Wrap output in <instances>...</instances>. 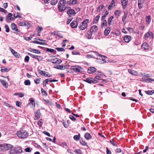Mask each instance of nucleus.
<instances>
[{"label":"nucleus","instance_id":"nucleus-46","mask_svg":"<svg viewBox=\"0 0 154 154\" xmlns=\"http://www.w3.org/2000/svg\"><path fill=\"white\" fill-rule=\"evenodd\" d=\"M55 49L58 51H65V49L63 48H56Z\"/></svg>","mask_w":154,"mask_h":154},{"label":"nucleus","instance_id":"nucleus-16","mask_svg":"<svg viewBox=\"0 0 154 154\" xmlns=\"http://www.w3.org/2000/svg\"><path fill=\"white\" fill-rule=\"evenodd\" d=\"M30 102L28 103V105H30L32 107H34L35 106V103L34 100V99L31 98L30 99Z\"/></svg>","mask_w":154,"mask_h":154},{"label":"nucleus","instance_id":"nucleus-33","mask_svg":"<svg viewBox=\"0 0 154 154\" xmlns=\"http://www.w3.org/2000/svg\"><path fill=\"white\" fill-rule=\"evenodd\" d=\"M39 73L43 76H46L47 75V73H48V72L45 71L40 70H39Z\"/></svg>","mask_w":154,"mask_h":154},{"label":"nucleus","instance_id":"nucleus-3","mask_svg":"<svg viewBox=\"0 0 154 154\" xmlns=\"http://www.w3.org/2000/svg\"><path fill=\"white\" fill-rule=\"evenodd\" d=\"M89 22V21L88 19H86L84 20L82 22V25L79 27L80 29L83 30L85 29L87 27L88 23Z\"/></svg>","mask_w":154,"mask_h":154},{"label":"nucleus","instance_id":"nucleus-18","mask_svg":"<svg viewBox=\"0 0 154 154\" xmlns=\"http://www.w3.org/2000/svg\"><path fill=\"white\" fill-rule=\"evenodd\" d=\"M54 68L60 69H64L65 68V66L63 65H55L54 66Z\"/></svg>","mask_w":154,"mask_h":154},{"label":"nucleus","instance_id":"nucleus-41","mask_svg":"<svg viewBox=\"0 0 154 154\" xmlns=\"http://www.w3.org/2000/svg\"><path fill=\"white\" fill-rule=\"evenodd\" d=\"M32 150V149L29 147L26 148L25 149V151L26 152H31Z\"/></svg>","mask_w":154,"mask_h":154},{"label":"nucleus","instance_id":"nucleus-6","mask_svg":"<svg viewBox=\"0 0 154 154\" xmlns=\"http://www.w3.org/2000/svg\"><path fill=\"white\" fill-rule=\"evenodd\" d=\"M144 38L147 40L148 38L152 39L153 38V34L152 32H148L146 33L144 35Z\"/></svg>","mask_w":154,"mask_h":154},{"label":"nucleus","instance_id":"nucleus-38","mask_svg":"<svg viewBox=\"0 0 154 154\" xmlns=\"http://www.w3.org/2000/svg\"><path fill=\"white\" fill-rule=\"evenodd\" d=\"M51 82V79H46L45 80V82L44 83L45 84V85H46L47 84H48V82Z\"/></svg>","mask_w":154,"mask_h":154},{"label":"nucleus","instance_id":"nucleus-14","mask_svg":"<svg viewBox=\"0 0 154 154\" xmlns=\"http://www.w3.org/2000/svg\"><path fill=\"white\" fill-rule=\"evenodd\" d=\"M96 71V69L93 67H90L88 70V72L89 74L94 73Z\"/></svg>","mask_w":154,"mask_h":154},{"label":"nucleus","instance_id":"nucleus-59","mask_svg":"<svg viewBox=\"0 0 154 154\" xmlns=\"http://www.w3.org/2000/svg\"><path fill=\"white\" fill-rule=\"evenodd\" d=\"M138 3V7L139 9H141L143 7L142 3Z\"/></svg>","mask_w":154,"mask_h":154},{"label":"nucleus","instance_id":"nucleus-60","mask_svg":"<svg viewBox=\"0 0 154 154\" xmlns=\"http://www.w3.org/2000/svg\"><path fill=\"white\" fill-rule=\"evenodd\" d=\"M81 150L79 149H77V150H75V151H74V152H75L76 153H77V154H81Z\"/></svg>","mask_w":154,"mask_h":154},{"label":"nucleus","instance_id":"nucleus-35","mask_svg":"<svg viewBox=\"0 0 154 154\" xmlns=\"http://www.w3.org/2000/svg\"><path fill=\"white\" fill-rule=\"evenodd\" d=\"M4 145L5 144H0V151H2L5 150Z\"/></svg>","mask_w":154,"mask_h":154},{"label":"nucleus","instance_id":"nucleus-7","mask_svg":"<svg viewBox=\"0 0 154 154\" xmlns=\"http://www.w3.org/2000/svg\"><path fill=\"white\" fill-rule=\"evenodd\" d=\"M78 2L77 0H70L67 1L66 4L70 5H75L78 3Z\"/></svg>","mask_w":154,"mask_h":154},{"label":"nucleus","instance_id":"nucleus-44","mask_svg":"<svg viewBox=\"0 0 154 154\" xmlns=\"http://www.w3.org/2000/svg\"><path fill=\"white\" fill-rule=\"evenodd\" d=\"M28 54L29 55H30L32 57L35 59H37L38 60V56L35 55L33 54H31L29 53H28Z\"/></svg>","mask_w":154,"mask_h":154},{"label":"nucleus","instance_id":"nucleus-29","mask_svg":"<svg viewBox=\"0 0 154 154\" xmlns=\"http://www.w3.org/2000/svg\"><path fill=\"white\" fill-rule=\"evenodd\" d=\"M93 33L90 31H88L87 32V34L86 35L88 39H90L91 38Z\"/></svg>","mask_w":154,"mask_h":154},{"label":"nucleus","instance_id":"nucleus-25","mask_svg":"<svg viewBox=\"0 0 154 154\" xmlns=\"http://www.w3.org/2000/svg\"><path fill=\"white\" fill-rule=\"evenodd\" d=\"M100 18V16L99 15H97V16H96L94 19L93 21V23H97L98 22V21L99 20Z\"/></svg>","mask_w":154,"mask_h":154},{"label":"nucleus","instance_id":"nucleus-21","mask_svg":"<svg viewBox=\"0 0 154 154\" xmlns=\"http://www.w3.org/2000/svg\"><path fill=\"white\" fill-rule=\"evenodd\" d=\"M131 40V37L129 36H126L124 37L123 40L126 42H129Z\"/></svg>","mask_w":154,"mask_h":154},{"label":"nucleus","instance_id":"nucleus-8","mask_svg":"<svg viewBox=\"0 0 154 154\" xmlns=\"http://www.w3.org/2000/svg\"><path fill=\"white\" fill-rule=\"evenodd\" d=\"M98 28L97 26L96 25H94L91 26V28L90 30L94 34L96 33L97 30Z\"/></svg>","mask_w":154,"mask_h":154},{"label":"nucleus","instance_id":"nucleus-37","mask_svg":"<svg viewBox=\"0 0 154 154\" xmlns=\"http://www.w3.org/2000/svg\"><path fill=\"white\" fill-rule=\"evenodd\" d=\"M41 93L43 95L45 96H47V94L46 92L44 89L42 88L41 89Z\"/></svg>","mask_w":154,"mask_h":154},{"label":"nucleus","instance_id":"nucleus-5","mask_svg":"<svg viewBox=\"0 0 154 154\" xmlns=\"http://www.w3.org/2000/svg\"><path fill=\"white\" fill-rule=\"evenodd\" d=\"M96 52V54L98 56L100 57L101 58H102V59L100 58H97V60H98L97 62L99 63H106V61L105 60V59H103V57H106L105 56L103 55L100 54L97 52Z\"/></svg>","mask_w":154,"mask_h":154},{"label":"nucleus","instance_id":"nucleus-47","mask_svg":"<svg viewBox=\"0 0 154 154\" xmlns=\"http://www.w3.org/2000/svg\"><path fill=\"white\" fill-rule=\"evenodd\" d=\"M24 84L26 85H30L31 82L29 80H27L25 81Z\"/></svg>","mask_w":154,"mask_h":154},{"label":"nucleus","instance_id":"nucleus-17","mask_svg":"<svg viewBox=\"0 0 154 154\" xmlns=\"http://www.w3.org/2000/svg\"><path fill=\"white\" fill-rule=\"evenodd\" d=\"M71 69L73 70L74 72H80V70L76 66H72L71 67Z\"/></svg>","mask_w":154,"mask_h":154},{"label":"nucleus","instance_id":"nucleus-22","mask_svg":"<svg viewBox=\"0 0 154 154\" xmlns=\"http://www.w3.org/2000/svg\"><path fill=\"white\" fill-rule=\"evenodd\" d=\"M113 6H115V1L114 0H112V1L111 3L110 4L108 7V10H110L111 9V8Z\"/></svg>","mask_w":154,"mask_h":154},{"label":"nucleus","instance_id":"nucleus-12","mask_svg":"<svg viewBox=\"0 0 154 154\" xmlns=\"http://www.w3.org/2000/svg\"><path fill=\"white\" fill-rule=\"evenodd\" d=\"M121 1L122 8L123 9H125L127 6L128 0H121Z\"/></svg>","mask_w":154,"mask_h":154},{"label":"nucleus","instance_id":"nucleus-27","mask_svg":"<svg viewBox=\"0 0 154 154\" xmlns=\"http://www.w3.org/2000/svg\"><path fill=\"white\" fill-rule=\"evenodd\" d=\"M15 152L16 153H20L22 152V148L20 147H18L16 149H15Z\"/></svg>","mask_w":154,"mask_h":154},{"label":"nucleus","instance_id":"nucleus-53","mask_svg":"<svg viewBox=\"0 0 154 154\" xmlns=\"http://www.w3.org/2000/svg\"><path fill=\"white\" fill-rule=\"evenodd\" d=\"M62 62V61L61 60L59 59H56L55 63H56L60 64Z\"/></svg>","mask_w":154,"mask_h":154},{"label":"nucleus","instance_id":"nucleus-19","mask_svg":"<svg viewBox=\"0 0 154 154\" xmlns=\"http://www.w3.org/2000/svg\"><path fill=\"white\" fill-rule=\"evenodd\" d=\"M70 25L72 28H76L78 26V23L76 21H73L71 23Z\"/></svg>","mask_w":154,"mask_h":154},{"label":"nucleus","instance_id":"nucleus-11","mask_svg":"<svg viewBox=\"0 0 154 154\" xmlns=\"http://www.w3.org/2000/svg\"><path fill=\"white\" fill-rule=\"evenodd\" d=\"M12 14L11 13H9L8 14V16H7L6 18V21L8 22H11L12 20L13 19L12 17Z\"/></svg>","mask_w":154,"mask_h":154},{"label":"nucleus","instance_id":"nucleus-56","mask_svg":"<svg viewBox=\"0 0 154 154\" xmlns=\"http://www.w3.org/2000/svg\"><path fill=\"white\" fill-rule=\"evenodd\" d=\"M29 56H26L24 60L25 62H28L29 61Z\"/></svg>","mask_w":154,"mask_h":154},{"label":"nucleus","instance_id":"nucleus-24","mask_svg":"<svg viewBox=\"0 0 154 154\" xmlns=\"http://www.w3.org/2000/svg\"><path fill=\"white\" fill-rule=\"evenodd\" d=\"M0 82L2 84L3 86L5 88H7L8 86V83L5 81L0 79Z\"/></svg>","mask_w":154,"mask_h":154},{"label":"nucleus","instance_id":"nucleus-15","mask_svg":"<svg viewBox=\"0 0 154 154\" xmlns=\"http://www.w3.org/2000/svg\"><path fill=\"white\" fill-rule=\"evenodd\" d=\"M142 48L144 50H148L149 48L148 44L146 42L143 43L141 46Z\"/></svg>","mask_w":154,"mask_h":154},{"label":"nucleus","instance_id":"nucleus-1","mask_svg":"<svg viewBox=\"0 0 154 154\" xmlns=\"http://www.w3.org/2000/svg\"><path fill=\"white\" fill-rule=\"evenodd\" d=\"M17 135L18 137L21 138H25L27 137L29 133L27 131L24 130H21L18 131Z\"/></svg>","mask_w":154,"mask_h":154},{"label":"nucleus","instance_id":"nucleus-55","mask_svg":"<svg viewBox=\"0 0 154 154\" xmlns=\"http://www.w3.org/2000/svg\"><path fill=\"white\" fill-rule=\"evenodd\" d=\"M5 28L6 29V32H9V29L8 25H5Z\"/></svg>","mask_w":154,"mask_h":154},{"label":"nucleus","instance_id":"nucleus-62","mask_svg":"<svg viewBox=\"0 0 154 154\" xmlns=\"http://www.w3.org/2000/svg\"><path fill=\"white\" fill-rule=\"evenodd\" d=\"M127 29L130 32H134V30L132 28L128 27L127 28Z\"/></svg>","mask_w":154,"mask_h":154},{"label":"nucleus","instance_id":"nucleus-48","mask_svg":"<svg viewBox=\"0 0 154 154\" xmlns=\"http://www.w3.org/2000/svg\"><path fill=\"white\" fill-rule=\"evenodd\" d=\"M72 54L73 55H80V53L78 51H73L72 52Z\"/></svg>","mask_w":154,"mask_h":154},{"label":"nucleus","instance_id":"nucleus-28","mask_svg":"<svg viewBox=\"0 0 154 154\" xmlns=\"http://www.w3.org/2000/svg\"><path fill=\"white\" fill-rule=\"evenodd\" d=\"M128 12H124V15L122 17V21L124 22L125 21L126 19L127 18L128 14Z\"/></svg>","mask_w":154,"mask_h":154},{"label":"nucleus","instance_id":"nucleus-4","mask_svg":"<svg viewBox=\"0 0 154 154\" xmlns=\"http://www.w3.org/2000/svg\"><path fill=\"white\" fill-rule=\"evenodd\" d=\"M68 10L67 11V13L69 17L74 16L76 14L75 11L71 9L70 7H67Z\"/></svg>","mask_w":154,"mask_h":154},{"label":"nucleus","instance_id":"nucleus-26","mask_svg":"<svg viewBox=\"0 0 154 154\" xmlns=\"http://www.w3.org/2000/svg\"><path fill=\"white\" fill-rule=\"evenodd\" d=\"M110 28L107 27L105 29L104 31V34L105 35H107L110 32Z\"/></svg>","mask_w":154,"mask_h":154},{"label":"nucleus","instance_id":"nucleus-31","mask_svg":"<svg viewBox=\"0 0 154 154\" xmlns=\"http://www.w3.org/2000/svg\"><path fill=\"white\" fill-rule=\"evenodd\" d=\"M104 8V6L103 5H100L97 8V11L99 12H100Z\"/></svg>","mask_w":154,"mask_h":154},{"label":"nucleus","instance_id":"nucleus-9","mask_svg":"<svg viewBox=\"0 0 154 154\" xmlns=\"http://www.w3.org/2000/svg\"><path fill=\"white\" fill-rule=\"evenodd\" d=\"M141 81L146 82H154V79L152 78H147L144 77L141 79Z\"/></svg>","mask_w":154,"mask_h":154},{"label":"nucleus","instance_id":"nucleus-43","mask_svg":"<svg viewBox=\"0 0 154 154\" xmlns=\"http://www.w3.org/2000/svg\"><path fill=\"white\" fill-rule=\"evenodd\" d=\"M45 40H43L39 39V44L44 45L45 44Z\"/></svg>","mask_w":154,"mask_h":154},{"label":"nucleus","instance_id":"nucleus-54","mask_svg":"<svg viewBox=\"0 0 154 154\" xmlns=\"http://www.w3.org/2000/svg\"><path fill=\"white\" fill-rule=\"evenodd\" d=\"M46 50L47 51L50 53H53L54 51V50L53 49L48 48H47Z\"/></svg>","mask_w":154,"mask_h":154},{"label":"nucleus","instance_id":"nucleus-42","mask_svg":"<svg viewBox=\"0 0 154 154\" xmlns=\"http://www.w3.org/2000/svg\"><path fill=\"white\" fill-rule=\"evenodd\" d=\"M146 93L148 95H152L154 93V91H145Z\"/></svg>","mask_w":154,"mask_h":154},{"label":"nucleus","instance_id":"nucleus-34","mask_svg":"<svg viewBox=\"0 0 154 154\" xmlns=\"http://www.w3.org/2000/svg\"><path fill=\"white\" fill-rule=\"evenodd\" d=\"M80 135L79 134L78 135H75L74 136L73 138L75 140L78 141L80 139Z\"/></svg>","mask_w":154,"mask_h":154},{"label":"nucleus","instance_id":"nucleus-2","mask_svg":"<svg viewBox=\"0 0 154 154\" xmlns=\"http://www.w3.org/2000/svg\"><path fill=\"white\" fill-rule=\"evenodd\" d=\"M66 4L65 0H60L59 2L58 5V8L59 11L60 12H62L65 11L67 7H65Z\"/></svg>","mask_w":154,"mask_h":154},{"label":"nucleus","instance_id":"nucleus-51","mask_svg":"<svg viewBox=\"0 0 154 154\" xmlns=\"http://www.w3.org/2000/svg\"><path fill=\"white\" fill-rule=\"evenodd\" d=\"M80 143H81L83 146H87V143L85 141H84L83 140H80Z\"/></svg>","mask_w":154,"mask_h":154},{"label":"nucleus","instance_id":"nucleus-40","mask_svg":"<svg viewBox=\"0 0 154 154\" xmlns=\"http://www.w3.org/2000/svg\"><path fill=\"white\" fill-rule=\"evenodd\" d=\"M35 117L34 119L35 120H38V112H35Z\"/></svg>","mask_w":154,"mask_h":154},{"label":"nucleus","instance_id":"nucleus-57","mask_svg":"<svg viewBox=\"0 0 154 154\" xmlns=\"http://www.w3.org/2000/svg\"><path fill=\"white\" fill-rule=\"evenodd\" d=\"M106 152L107 154H111V152L110 151L108 147H106Z\"/></svg>","mask_w":154,"mask_h":154},{"label":"nucleus","instance_id":"nucleus-45","mask_svg":"<svg viewBox=\"0 0 154 154\" xmlns=\"http://www.w3.org/2000/svg\"><path fill=\"white\" fill-rule=\"evenodd\" d=\"M121 13V12L118 10H116L114 12L115 15H117L118 16H120Z\"/></svg>","mask_w":154,"mask_h":154},{"label":"nucleus","instance_id":"nucleus-13","mask_svg":"<svg viewBox=\"0 0 154 154\" xmlns=\"http://www.w3.org/2000/svg\"><path fill=\"white\" fill-rule=\"evenodd\" d=\"M92 78H87L86 79L83 80V81L89 83H95L97 82V81L96 80L93 81L92 80Z\"/></svg>","mask_w":154,"mask_h":154},{"label":"nucleus","instance_id":"nucleus-63","mask_svg":"<svg viewBox=\"0 0 154 154\" xmlns=\"http://www.w3.org/2000/svg\"><path fill=\"white\" fill-rule=\"evenodd\" d=\"M147 22H149L151 21V18L150 16H149L147 17V19L146 20Z\"/></svg>","mask_w":154,"mask_h":154},{"label":"nucleus","instance_id":"nucleus-50","mask_svg":"<svg viewBox=\"0 0 154 154\" xmlns=\"http://www.w3.org/2000/svg\"><path fill=\"white\" fill-rule=\"evenodd\" d=\"M10 70V69H7V68H4V69H1V71L2 72H8Z\"/></svg>","mask_w":154,"mask_h":154},{"label":"nucleus","instance_id":"nucleus-10","mask_svg":"<svg viewBox=\"0 0 154 154\" xmlns=\"http://www.w3.org/2000/svg\"><path fill=\"white\" fill-rule=\"evenodd\" d=\"M11 28L14 32H16L18 33L19 32L18 30L17 29L16 25L14 23H12L11 24Z\"/></svg>","mask_w":154,"mask_h":154},{"label":"nucleus","instance_id":"nucleus-20","mask_svg":"<svg viewBox=\"0 0 154 154\" xmlns=\"http://www.w3.org/2000/svg\"><path fill=\"white\" fill-rule=\"evenodd\" d=\"M5 146L6 150L11 149L13 148V146L10 144H5Z\"/></svg>","mask_w":154,"mask_h":154},{"label":"nucleus","instance_id":"nucleus-58","mask_svg":"<svg viewBox=\"0 0 154 154\" xmlns=\"http://www.w3.org/2000/svg\"><path fill=\"white\" fill-rule=\"evenodd\" d=\"M69 118L71 119L72 121H75L76 120V119L72 116L70 115L69 116Z\"/></svg>","mask_w":154,"mask_h":154},{"label":"nucleus","instance_id":"nucleus-61","mask_svg":"<svg viewBox=\"0 0 154 154\" xmlns=\"http://www.w3.org/2000/svg\"><path fill=\"white\" fill-rule=\"evenodd\" d=\"M21 105V103L19 101H17L16 102V105L18 107H20Z\"/></svg>","mask_w":154,"mask_h":154},{"label":"nucleus","instance_id":"nucleus-49","mask_svg":"<svg viewBox=\"0 0 154 154\" xmlns=\"http://www.w3.org/2000/svg\"><path fill=\"white\" fill-rule=\"evenodd\" d=\"M31 52H32L34 53L37 54L38 53V50H36L34 49H31V50L30 51Z\"/></svg>","mask_w":154,"mask_h":154},{"label":"nucleus","instance_id":"nucleus-32","mask_svg":"<svg viewBox=\"0 0 154 154\" xmlns=\"http://www.w3.org/2000/svg\"><path fill=\"white\" fill-rule=\"evenodd\" d=\"M107 26V22L106 20H103V22L101 23V26L102 28H103L104 26Z\"/></svg>","mask_w":154,"mask_h":154},{"label":"nucleus","instance_id":"nucleus-30","mask_svg":"<svg viewBox=\"0 0 154 154\" xmlns=\"http://www.w3.org/2000/svg\"><path fill=\"white\" fill-rule=\"evenodd\" d=\"M128 72L131 74L133 75H137V74L136 71L130 69H128Z\"/></svg>","mask_w":154,"mask_h":154},{"label":"nucleus","instance_id":"nucleus-52","mask_svg":"<svg viewBox=\"0 0 154 154\" xmlns=\"http://www.w3.org/2000/svg\"><path fill=\"white\" fill-rule=\"evenodd\" d=\"M110 142L113 146H117L116 144L115 143V142H114V141L113 140H110Z\"/></svg>","mask_w":154,"mask_h":154},{"label":"nucleus","instance_id":"nucleus-64","mask_svg":"<svg viewBox=\"0 0 154 154\" xmlns=\"http://www.w3.org/2000/svg\"><path fill=\"white\" fill-rule=\"evenodd\" d=\"M10 50H11V52L13 54H17V52H16V51H15L13 49H12V48H10Z\"/></svg>","mask_w":154,"mask_h":154},{"label":"nucleus","instance_id":"nucleus-39","mask_svg":"<svg viewBox=\"0 0 154 154\" xmlns=\"http://www.w3.org/2000/svg\"><path fill=\"white\" fill-rule=\"evenodd\" d=\"M58 0H52L51 1V4L52 5H55L57 3Z\"/></svg>","mask_w":154,"mask_h":154},{"label":"nucleus","instance_id":"nucleus-23","mask_svg":"<svg viewBox=\"0 0 154 154\" xmlns=\"http://www.w3.org/2000/svg\"><path fill=\"white\" fill-rule=\"evenodd\" d=\"M85 138L87 140H89L91 139L92 138V136L90 134L88 133H87L85 134Z\"/></svg>","mask_w":154,"mask_h":154},{"label":"nucleus","instance_id":"nucleus-36","mask_svg":"<svg viewBox=\"0 0 154 154\" xmlns=\"http://www.w3.org/2000/svg\"><path fill=\"white\" fill-rule=\"evenodd\" d=\"M114 18V17L113 16H111L108 19V23L109 25H111V23L112 19Z\"/></svg>","mask_w":154,"mask_h":154}]
</instances>
